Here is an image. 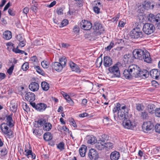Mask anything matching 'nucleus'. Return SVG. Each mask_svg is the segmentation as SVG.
I'll return each mask as SVG.
<instances>
[{"instance_id":"obj_8","label":"nucleus","mask_w":160,"mask_h":160,"mask_svg":"<svg viewBox=\"0 0 160 160\" xmlns=\"http://www.w3.org/2000/svg\"><path fill=\"white\" fill-rule=\"evenodd\" d=\"M108 70L113 75L114 77H119L120 76V72L117 64L109 67Z\"/></svg>"},{"instance_id":"obj_37","label":"nucleus","mask_w":160,"mask_h":160,"mask_svg":"<svg viewBox=\"0 0 160 160\" xmlns=\"http://www.w3.org/2000/svg\"><path fill=\"white\" fill-rule=\"evenodd\" d=\"M59 63L61 64L64 67H65L67 60L65 57L63 56L60 58L59 59Z\"/></svg>"},{"instance_id":"obj_55","label":"nucleus","mask_w":160,"mask_h":160,"mask_svg":"<svg viewBox=\"0 0 160 160\" xmlns=\"http://www.w3.org/2000/svg\"><path fill=\"white\" fill-rule=\"evenodd\" d=\"M13 69V66H12L7 70V72L9 75H11L12 74Z\"/></svg>"},{"instance_id":"obj_49","label":"nucleus","mask_w":160,"mask_h":160,"mask_svg":"<svg viewBox=\"0 0 160 160\" xmlns=\"http://www.w3.org/2000/svg\"><path fill=\"white\" fill-rule=\"evenodd\" d=\"M8 150L7 147H4L1 151L2 156H4L8 153Z\"/></svg>"},{"instance_id":"obj_50","label":"nucleus","mask_w":160,"mask_h":160,"mask_svg":"<svg viewBox=\"0 0 160 160\" xmlns=\"http://www.w3.org/2000/svg\"><path fill=\"white\" fill-rule=\"evenodd\" d=\"M12 107L11 108V110L13 112H16L17 109V104H12Z\"/></svg>"},{"instance_id":"obj_52","label":"nucleus","mask_w":160,"mask_h":160,"mask_svg":"<svg viewBox=\"0 0 160 160\" xmlns=\"http://www.w3.org/2000/svg\"><path fill=\"white\" fill-rule=\"evenodd\" d=\"M154 112L156 117H160V108L156 109Z\"/></svg>"},{"instance_id":"obj_33","label":"nucleus","mask_w":160,"mask_h":160,"mask_svg":"<svg viewBox=\"0 0 160 160\" xmlns=\"http://www.w3.org/2000/svg\"><path fill=\"white\" fill-rule=\"evenodd\" d=\"M52 128V124L47 121L43 127V129L45 131H49Z\"/></svg>"},{"instance_id":"obj_22","label":"nucleus","mask_w":160,"mask_h":160,"mask_svg":"<svg viewBox=\"0 0 160 160\" xmlns=\"http://www.w3.org/2000/svg\"><path fill=\"white\" fill-rule=\"evenodd\" d=\"M7 122L5 123L8 125L10 128H12L14 125L13 122L12 118V115L11 114L9 115L6 116Z\"/></svg>"},{"instance_id":"obj_59","label":"nucleus","mask_w":160,"mask_h":160,"mask_svg":"<svg viewBox=\"0 0 160 160\" xmlns=\"http://www.w3.org/2000/svg\"><path fill=\"white\" fill-rule=\"evenodd\" d=\"M114 44V43L113 42H111L110 45L108 46L105 49H107V50H110L113 47Z\"/></svg>"},{"instance_id":"obj_64","label":"nucleus","mask_w":160,"mask_h":160,"mask_svg":"<svg viewBox=\"0 0 160 160\" xmlns=\"http://www.w3.org/2000/svg\"><path fill=\"white\" fill-rule=\"evenodd\" d=\"M6 77L5 74L4 73H0V80H1L4 79Z\"/></svg>"},{"instance_id":"obj_38","label":"nucleus","mask_w":160,"mask_h":160,"mask_svg":"<svg viewBox=\"0 0 160 160\" xmlns=\"http://www.w3.org/2000/svg\"><path fill=\"white\" fill-rule=\"evenodd\" d=\"M140 117L143 119H147L148 118V113L146 111H144L141 112Z\"/></svg>"},{"instance_id":"obj_19","label":"nucleus","mask_w":160,"mask_h":160,"mask_svg":"<svg viewBox=\"0 0 160 160\" xmlns=\"http://www.w3.org/2000/svg\"><path fill=\"white\" fill-rule=\"evenodd\" d=\"M69 65L72 71L77 72H80V70L79 66L72 61H70L69 63Z\"/></svg>"},{"instance_id":"obj_54","label":"nucleus","mask_w":160,"mask_h":160,"mask_svg":"<svg viewBox=\"0 0 160 160\" xmlns=\"http://www.w3.org/2000/svg\"><path fill=\"white\" fill-rule=\"evenodd\" d=\"M13 52L16 53H21L22 54H23L24 53V51L20 50L17 48L13 50Z\"/></svg>"},{"instance_id":"obj_57","label":"nucleus","mask_w":160,"mask_h":160,"mask_svg":"<svg viewBox=\"0 0 160 160\" xmlns=\"http://www.w3.org/2000/svg\"><path fill=\"white\" fill-rule=\"evenodd\" d=\"M155 130L156 132L160 133V124H157L155 125Z\"/></svg>"},{"instance_id":"obj_35","label":"nucleus","mask_w":160,"mask_h":160,"mask_svg":"<svg viewBox=\"0 0 160 160\" xmlns=\"http://www.w3.org/2000/svg\"><path fill=\"white\" fill-rule=\"evenodd\" d=\"M33 133L36 135L37 137H39L42 134L43 131L42 129H35L33 130Z\"/></svg>"},{"instance_id":"obj_20","label":"nucleus","mask_w":160,"mask_h":160,"mask_svg":"<svg viewBox=\"0 0 160 160\" xmlns=\"http://www.w3.org/2000/svg\"><path fill=\"white\" fill-rule=\"evenodd\" d=\"M137 77L136 78H147L148 76L149 73L146 70H143L142 71L139 70Z\"/></svg>"},{"instance_id":"obj_36","label":"nucleus","mask_w":160,"mask_h":160,"mask_svg":"<svg viewBox=\"0 0 160 160\" xmlns=\"http://www.w3.org/2000/svg\"><path fill=\"white\" fill-rule=\"evenodd\" d=\"M41 87L44 91H47L49 88V84L46 82H43L41 83Z\"/></svg>"},{"instance_id":"obj_23","label":"nucleus","mask_w":160,"mask_h":160,"mask_svg":"<svg viewBox=\"0 0 160 160\" xmlns=\"http://www.w3.org/2000/svg\"><path fill=\"white\" fill-rule=\"evenodd\" d=\"M36 109L40 112H42L44 111L47 107L46 104L42 103H38L36 106Z\"/></svg>"},{"instance_id":"obj_15","label":"nucleus","mask_w":160,"mask_h":160,"mask_svg":"<svg viewBox=\"0 0 160 160\" xmlns=\"http://www.w3.org/2000/svg\"><path fill=\"white\" fill-rule=\"evenodd\" d=\"M150 76L153 79H158L160 78V71L159 72L157 69H153L150 72Z\"/></svg>"},{"instance_id":"obj_31","label":"nucleus","mask_w":160,"mask_h":160,"mask_svg":"<svg viewBox=\"0 0 160 160\" xmlns=\"http://www.w3.org/2000/svg\"><path fill=\"white\" fill-rule=\"evenodd\" d=\"M108 137L107 135L104 134L100 135L99 137L98 142H101L105 143V142L108 140Z\"/></svg>"},{"instance_id":"obj_63","label":"nucleus","mask_w":160,"mask_h":160,"mask_svg":"<svg viewBox=\"0 0 160 160\" xmlns=\"http://www.w3.org/2000/svg\"><path fill=\"white\" fill-rule=\"evenodd\" d=\"M152 86H154L155 87H157L159 85L158 82L155 80L152 81Z\"/></svg>"},{"instance_id":"obj_27","label":"nucleus","mask_w":160,"mask_h":160,"mask_svg":"<svg viewBox=\"0 0 160 160\" xmlns=\"http://www.w3.org/2000/svg\"><path fill=\"white\" fill-rule=\"evenodd\" d=\"M87 143L93 145L96 142L97 140L93 136H88L87 137Z\"/></svg>"},{"instance_id":"obj_12","label":"nucleus","mask_w":160,"mask_h":160,"mask_svg":"<svg viewBox=\"0 0 160 160\" xmlns=\"http://www.w3.org/2000/svg\"><path fill=\"white\" fill-rule=\"evenodd\" d=\"M80 26L82 29L85 30H89L92 27V24L89 21L85 20L82 21Z\"/></svg>"},{"instance_id":"obj_28","label":"nucleus","mask_w":160,"mask_h":160,"mask_svg":"<svg viewBox=\"0 0 160 160\" xmlns=\"http://www.w3.org/2000/svg\"><path fill=\"white\" fill-rule=\"evenodd\" d=\"M52 135L50 132H46L43 135V139L47 141L51 140L52 139Z\"/></svg>"},{"instance_id":"obj_43","label":"nucleus","mask_w":160,"mask_h":160,"mask_svg":"<svg viewBox=\"0 0 160 160\" xmlns=\"http://www.w3.org/2000/svg\"><path fill=\"white\" fill-rule=\"evenodd\" d=\"M68 23V21L67 19L63 20L62 22H60V25H59L60 27H63L67 25Z\"/></svg>"},{"instance_id":"obj_7","label":"nucleus","mask_w":160,"mask_h":160,"mask_svg":"<svg viewBox=\"0 0 160 160\" xmlns=\"http://www.w3.org/2000/svg\"><path fill=\"white\" fill-rule=\"evenodd\" d=\"M154 126L150 121H147L143 122L142 125V129L144 132H150L153 130Z\"/></svg>"},{"instance_id":"obj_25","label":"nucleus","mask_w":160,"mask_h":160,"mask_svg":"<svg viewBox=\"0 0 160 160\" xmlns=\"http://www.w3.org/2000/svg\"><path fill=\"white\" fill-rule=\"evenodd\" d=\"M129 70L128 68V69L125 70L124 71L123 74L126 78L130 79L132 78L133 77Z\"/></svg>"},{"instance_id":"obj_13","label":"nucleus","mask_w":160,"mask_h":160,"mask_svg":"<svg viewBox=\"0 0 160 160\" xmlns=\"http://www.w3.org/2000/svg\"><path fill=\"white\" fill-rule=\"evenodd\" d=\"M123 58L124 62L126 64H129L132 63L134 58L133 55H132L131 54L125 55L123 56Z\"/></svg>"},{"instance_id":"obj_29","label":"nucleus","mask_w":160,"mask_h":160,"mask_svg":"<svg viewBox=\"0 0 160 160\" xmlns=\"http://www.w3.org/2000/svg\"><path fill=\"white\" fill-rule=\"evenodd\" d=\"M12 37L11 32L9 31H7L4 32L3 34V38L6 40H9Z\"/></svg>"},{"instance_id":"obj_60","label":"nucleus","mask_w":160,"mask_h":160,"mask_svg":"<svg viewBox=\"0 0 160 160\" xmlns=\"http://www.w3.org/2000/svg\"><path fill=\"white\" fill-rule=\"evenodd\" d=\"M17 38L18 41L21 42L23 40H24V39L22 37L21 35L19 34L17 36Z\"/></svg>"},{"instance_id":"obj_5","label":"nucleus","mask_w":160,"mask_h":160,"mask_svg":"<svg viewBox=\"0 0 160 160\" xmlns=\"http://www.w3.org/2000/svg\"><path fill=\"white\" fill-rule=\"evenodd\" d=\"M148 20L150 22L156 24L157 28L160 29V14H157L155 16L153 14H150Z\"/></svg>"},{"instance_id":"obj_18","label":"nucleus","mask_w":160,"mask_h":160,"mask_svg":"<svg viewBox=\"0 0 160 160\" xmlns=\"http://www.w3.org/2000/svg\"><path fill=\"white\" fill-rule=\"evenodd\" d=\"M112 63V59L109 56H106L103 58V64L105 67H109Z\"/></svg>"},{"instance_id":"obj_16","label":"nucleus","mask_w":160,"mask_h":160,"mask_svg":"<svg viewBox=\"0 0 160 160\" xmlns=\"http://www.w3.org/2000/svg\"><path fill=\"white\" fill-rule=\"evenodd\" d=\"M25 99L27 101L31 102L35 100V96L31 92H26L25 96Z\"/></svg>"},{"instance_id":"obj_11","label":"nucleus","mask_w":160,"mask_h":160,"mask_svg":"<svg viewBox=\"0 0 160 160\" xmlns=\"http://www.w3.org/2000/svg\"><path fill=\"white\" fill-rule=\"evenodd\" d=\"M88 157L91 160H96L99 158L98 153L94 149H91L89 151Z\"/></svg>"},{"instance_id":"obj_3","label":"nucleus","mask_w":160,"mask_h":160,"mask_svg":"<svg viewBox=\"0 0 160 160\" xmlns=\"http://www.w3.org/2000/svg\"><path fill=\"white\" fill-rule=\"evenodd\" d=\"M135 27L130 32V34L132 38L134 39L141 38L143 36L142 32L141 26L138 23H135Z\"/></svg>"},{"instance_id":"obj_42","label":"nucleus","mask_w":160,"mask_h":160,"mask_svg":"<svg viewBox=\"0 0 160 160\" xmlns=\"http://www.w3.org/2000/svg\"><path fill=\"white\" fill-rule=\"evenodd\" d=\"M101 27L102 25L100 23L95 22L94 23V25L93 26V29L94 30L96 31L97 30H99Z\"/></svg>"},{"instance_id":"obj_62","label":"nucleus","mask_w":160,"mask_h":160,"mask_svg":"<svg viewBox=\"0 0 160 160\" xmlns=\"http://www.w3.org/2000/svg\"><path fill=\"white\" fill-rule=\"evenodd\" d=\"M25 152H26L25 155L27 156L30 155L32 152V150L28 149L25 150Z\"/></svg>"},{"instance_id":"obj_26","label":"nucleus","mask_w":160,"mask_h":160,"mask_svg":"<svg viewBox=\"0 0 160 160\" xmlns=\"http://www.w3.org/2000/svg\"><path fill=\"white\" fill-rule=\"evenodd\" d=\"M87 149V147L84 145H82V147L79 149V154L82 157H84L85 156Z\"/></svg>"},{"instance_id":"obj_1","label":"nucleus","mask_w":160,"mask_h":160,"mask_svg":"<svg viewBox=\"0 0 160 160\" xmlns=\"http://www.w3.org/2000/svg\"><path fill=\"white\" fill-rule=\"evenodd\" d=\"M132 54L135 59L144 60V62L148 63L151 62L149 53L146 50L135 49L132 52Z\"/></svg>"},{"instance_id":"obj_45","label":"nucleus","mask_w":160,"mask_h":160,"mask_svg":"<svg viewBox=\"0 0 160 160\" xmlns=\"http://www.w3.org/2000/svg\"><path fill=\"white\" fill-rule=\"evenodd\" d=\"M28 68V62H25L22 66V69L24 71L27 70Z\"/></svg>"},{"instance_id":"obj_47","label":"nucleus","mask_w":160,"mask_h":160,"mask_svg":"<svg viewBox=\"0 0 160 160\" xmlns=\"http://www.w3.org/2000/svg\"><path fill=\"white\" fill-rule=\"evenodd\" d=\"M67 101L69 103L70 105H72L74 104V102L71 99L70 97L68 95L67 97L65 98Z\"/></svg>"},{"instance_id":"obj_51","label":"nucleus","mask_w":160,"mask_h":160,"mask_svg":"<svg viewBox=\"0 0 160 160\" xmlns=\"http://www.w3.org/2000/svg\"><path fill=\"white\" fill-rule=\"evenodd\" d=\"M34 68L36 70L37 72L39 74H42L43 72V71L40 68V67L38 66H35V65L34 66Z\"/></svg>"},{"instance_id":"obj_32","label":"nucleus","mask_w":160,"mask_h":160,"mask_svg":"<svg viewBox=\"0 0 160 160\" xmlns=\"http://www.w3.org/2000/svg\"><path fill=\"white\" fill-rule=\"evenodd\" d=\"M144 8L147 10L149 9H153L154 7V5L150 2L148 1L146 2H145L144 5Z\"/></svg>"},{"instance_id":"obj_39","label":"nucleus","mask_w":160,"mask_h":160,"mask_svg":"<svg viewBox=\"0 0 160 160\" xmlns=\"http://www.w3.org/2000/svg\"><path fill=\"white\" fill-rule=\"evenodd\" d=\"M105 148L106 150H108V149H112L113 147V144L110 142L104 143Z\"/></svg>"},{"instance_id":"obj_56","label":"nucleus","mask_w":160,"mask_h":160,"mask_svg":"<svg viewBox=\"0 0 160 160\" xmlns=\"http://www.w3.org/2000/svg\"><path fill=\"white\" fill-rule=\"evenodd\" d=\"M94 12L97 14H98L100 12V9L98 6H95L93 8Z\"/></svg>"},{"instance_id":"obj_4","label":"nucleus","mask_w":160,"mask_h":160,"mask_svg":"<svg viewBox=\"0 0 160 160\" xmlns=\"http://www.w3.org/2000/svg\"><path fill=\"white\" fill-rule=\"evenodd\" d=\"M0 128L2 133L6 135L8 138H10L12 137L13 132L11 130L8 124L3 123L1 124Z\"/></svg>"},{"instance_id":"obj_61","label":"nucleus","mask_w":160,"mask_h":160,"mask_svg":"<svg viewBox=\"0 0 160 160\" xmlns=\"http://www.w3.org/2000/svg\"><path fill=\"white\" fill-rule=\"evenodd\" d=\"M26 41L25 40H23L19 42L18 46L19 47H24L25 45Z\"/></svg>"},{"instance_id":"obj_44","label":"nucleus","mask_w":160,"mask_h":160,"mask_svg":"<svg viewBox=\"0 0 160 160\" xmlns=\"http://www.w3.org/2000/svg\"><path fill=\"white\" fill-rule=\"evenodd\" d=\"M30 61H31L34 64H36L38 62V59L35 56H34L31 57Z\"/></svg>"},{"instance_id":"obj_34","label":"nucleus","mask_w":160,"mask_h":160,"mask_svg":"<svg viewBox=\"0 0 160 160\" xmlns=\"http://www.w3.org/2000/svg\"><path fill=\"white\" fill-rule=\"evenodd\" d=\"M155 108V106L152 104H150L147 106L148 110L151 114L154 112V109Z\"/></svg>"},{"instance_id":"obj_21","label":"nucleus","mask_w":160,"mask_h":160,"mask_svg":"<svg viewBox=\"0 0 160 160\" xmlns=\"http://www.w3.org/2000/svg\"><path fill=\"white\" fill-rule=\"evenodd\" d=\"M29 88L31 91L35 92L38 90L39 85L37 82H32L29 85Z\"/></svg>"},{"instance_id":"obj_30","label":"nucleus","mask_w":160,"mask_h":160,"mask_svg":"<svg viewBox=\"0 0 160 160\" xmlns=\"http://www.w3.org/2000/svg\"><path fill=\"white\" fill-rule=\"evenodd\" d=\"M95 147L99 150L105 149L104 143L98 141L95 144Z\"/></svg>"},{"instance_id":"obj_58","label":"nucleus","mask_w":160,"mask_h":160,"mask_svg":"<svg viewBox=\"0 0 160 160\" xmlns=\"http://www.w3.org/2000/svg\"><path fill=\"white\" fill-rule=\"evenodd\" d=\"M73 32L76 33H78L79 31V28L77 26H75L73 28Z\"/></svg>"},{"instance_id":"obj_17","label":"nucleus","mask_w":160,"mask_h":160,"mask_svg":"<svg viewBox=\"0 0 160 160\" xmlns=\"http://www.w3.org/2000/svg\"><path fill=\"white\" fill-rule=\"evenodd\" d=\"M52 69L58 72H61L64 67L61 64L58 62H55L52 63Z\"/></svg>"},{"instance_id":"obj_53","label":"nucleus","mask_w":160,"mask_h":160,"mask_svg":"<svg viewBox=\"0 0 160 160\" xmlns=\"http://www.w3.org/2000/svg\"><path fill=\"white\" fill-rule=\"evenodd\" d=\"M57 12L58 15H61L63 14V10L61 8H59L57 10Z\"/></svg>"},{"instance_id":"obj_24","label":"nucleus","mask_w":160,"mask_h":160,"mask_svg":"<svg viewBox=\"0 0 160 160\" xmlns=\"http://www.w3.org/2000/svg\"><path fill=\"white\" fill-rule=\"evenodd\" d=\"M119 157V153L117 151L113 152L110 154V158L111 160H118Z\"/></svg>"},{"instance_id":"obj_10","label":"nucleus","mask_w":160,"mask_h":160,"mask_svg":"<svg viewBox=\"0 0 160 160\" xmlns=\"http://www.w3.org/2000/svg\"><path fill=\"white\" fill-rule=\"evenodd\" d=\"M128 69L133 77L135 78L137 77L138 71L140 70L139 67L135 64H132L129 66Z\"/></svg>"},{"instance_id":"obj_2","label":"nucleus","mask_w":160,"mask_h":160,"mask_svg":"<svg viewBox=\"0 0 160 160\" xmlns=\"http://www.w3.org/2000/svg\"><path fill=\"white\" fill-rule=\"evenodd\" d=\"M118 111V116L121 120H123L128 117V108L125 105H120L117 103L116 106L113 109V112L114 114Z\"/></svg>"},{"instance_id":"obj_46","label":"nucleus","mask_w":160,"mask_h":160,"mask_svg":"<svg viewBox=\"0 0 160 160\" xmlns=\"http://www.w3.org/2000/svg\"><path fill=\"white\" fill-rule=\"evenodd\" d=\"M42 66L44 68H47L48 67V62L46 61H43L41 62Z\"/></svg>"},{"instance_id":"obj_41","label":"nucleus","mask_w":160,"mask_h":160,"mask_svg":"<svg viewBox=\"0 0 160 160\" xmlns=\"http://www.w3.org/2000/svg\"><path fill=\"white\" fill-rule=\"evenodd\" d=\"M102 58L100 57L98 58L96 62V65L97 67H100L102 63Z\"/></svg>"},{"instance_id":"obj_14","label":"nucleus","mask_w":160,"mask_h":160,"mask_svg":"<svg viewBox=\"0 0 160 160\" xmlns=\"http://www.w3.org/2000/svg\"><path fill=\"white\" fill-rule=\"evenodd\" d=\"M47 122L46 119L40 118L37 121L34 122V126L36 128H41L43 127Z\"/></svg>"},{"instance_id":"obj_40","label":"nucleus","mask_w":160,"mask_h":160,"mask_svg":"<svg viewBox=\"0 0 160 160\" xmlns=\"http://www.w3.org/2000/svg\"><path fill=\"white\" fill-rule=\"evenodd\" d=\"M144 108V107L142 104L138 103L136 104V109L138 111H142Z\"/></svg>"},{"instance_id":"obj_48","label":"nucleus","mask_w":160,"mask_h":160,"mask_svg":"<svg viewBox=\"0 0 160 160\" xmlns=\"http://www.w3.org/2000/svg\"><path fill=\"white\" fill-rule=\"evenodd\" d=\"M64 144L63 142L59 143L57 145V148L62 151L64 149Z\"/></svg>"},{"instance_id":"obj_9","label":"nucleus","mask_w":160,"mask_h":160,"mask_svg":"<svg viewBox=\"0 0 160 160\" xmlns=\"http://www.w3.org/2000/svg\"><path fill=\"white\" fill-rule=\"evenodd\" d=\"M123 120L122 125L125 128L131 129H132L134 128L135 126L134 123L131 121L130 118H129V117Z\"/></svg>"},{"instance_id":"obj_6","label":"nucleus","mask_w":160,"mask_h":160,"mask_svg":"<svg viewBox=\"0 0 160 160\" xmlns=\"http://www.w3.org/2000/svg\"><path fill=\"white\" fill-rule=\"evenodd\" d=\"M154 26L151 23H146L143 26L142 30L145 34L150 35L153 33L155 30Z\"/></svg>"}]
</instances>
